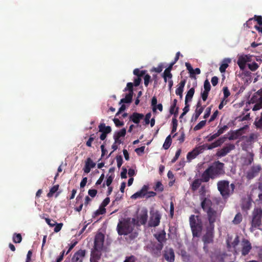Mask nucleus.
<instances>
[{"label": "nucleus", "mask_w": 262, "mask_h": 262, "mask_svg": "<svg viewBox=\"0 0 262 262\" xmlns=\"http://www.w3.org/2000/svg\"><path fill=\"white\" fill-rule=\"evenodd\" d=\"M172 129H171V134H173L177 130V126H178V120H177V118H176V117L172 118Z\"/></svg>", "instance_id": "42"}, {"label": "nucleus", "mask_w": 262, "mask_h": 262, "mask_svg": "<svg viewBox=\"0 0 262 262\" xmlns=\"http://www.w3.org/2000/svg\"><path fill=\"white\" fill-rule=\"evenodd\" d=\"M185 66L189 73L190 77L196 79L195 75H194L193 69L192 68L191 64L189 62H186Z\"/></svg>", "instance_id": "34"}, {"label": "nucleus", "mask_w": 262, "mask_h": 262, "mask_svg": "<svg viewBox=\"0 0 262 262\" xmlns=\"http://www.w3.org/2000/svg\"><path fill=\"white\" fill-rule=\"evenodd\" d=\"M22 241V237L20 233H15L13 235V242L14 243H20Z\"/></svg>", "instance_id": "39"}, {"label": "nucleus", "mask_w": 262, "mask_h": 262, "mask_svg": "<svg viewBox=\"0 0 262 262\" xmlns=\"http://www.w3.org/2000/svg\"><path fill=\"white\" fill-rule=\"evenodd\" d=\"M96 165V163L94 162L90 158H88L85 161V165L83 169L84 173H89L91 171V169L94 168Z\"/></svg>", "instance_id": "18"}, {"label": "nucleus", "mask_w": 262, "mask_h": 262, "mask_svg": "<svg viewBox=\"0 0 262 262\" xmlns=\"http://www.w3.org/2000/svg\"><path fill=\"white\" fill-rule=\"evenodd\" d=\"M104 235L102 233H97L95 237L94 246L91 252L90 262H98L102 255Z\"/></svg>", "instance_id": "2"}, {"label": "nucleus", "mask_w": 262, "mask_h": 262, "mask_svg": "<svg viewBox=\"0 0 262 262\" xmlns=\"http://www.w3.org/2000/svg\"><path fill=\"white\" fill-rule=\"evenodd\" d=\"M136 220L129 217L124 218L119 221L117 226V231L119 235H127L130 233L134 230V225Z\"/></svg>", "instance_id": "3"}, {"label": "nucleus", "mask_w": 262, "mask_h": 262, "mask_svg": "<svg viewBox=\"0 0 262 262\" xmlns=\"http://www.w3.org/2000/svg\"><path fill=\"white\" fill-rule=\"evenodd\" d=\"M133 86L134 84L132 82H128L127 83L126 87L125 88L124 91H126L128 90L129 93H132V94H134L133 92Z\"/></svg>", "instance_id": "51"}, {"label": "nucleus", "mask_w": 262, "mask_h": 262, "mask_svg": "<svg viewBox=\"0 0 262 262\" xmlns=\"http://www.w3.org/2000/svg\"><path fill=\"white\" fill-rule=\"evenodd\" d=\"M144 118V115L142 114L138 113H134L132 115L130 116V120L132 121L136 124H138L140 120Z\"/></svg>", "instance_id": "21"}, {"label": "nucleus", "mask_w": 262, "mask_h": 262, "mask_svg": "<svg viewBox=\"0 0 262 262\" xmlns=\"http://www.w3.org/2000/svg\"><path fill=\"white\" fill-rule=\"evenodd\" d=\"M248 66L251 71H256L259 67L258 64L255 62L248 64Z\"/></svg>", "instance_id": "47"}, {"label": "nucleus", "mask_w": 262, "mask_h": 262, "mask_svg": "<svg viewBox=\"0 0 262 262\" xmlns=\"http://www.w3.org/2000/svg\"><path fill=\"white\" fill-rule=\"evenodd\" d=\"M204 108L205 106H202L201 100H199L196 105L195 113L200 115L203 112Z\"/></svg>", "instance_id": "32"}, {"label": "nucleus", "mask_w": 262, "mask_h": 262, "mask_svg": "<svg viewBox=\"0 0 262 262\" xmlns=\"http://www.w3.org/2000/svg\"><path fill=\"white\" fill-rule=\"evenodd\" d=\"M244 129V127L241 128L239 129L231 131L229 133V137L228 139L229 140H233L238 139L242 135V131Z\"/></svg>", "instance_id": "20"}, {"label": "nucleus", "mask_w": 262, "mask_h": 262, "mask_svg": "<svg viewBox=\"0 0 262 262\" xmlns=\"http://www.w3.org/2000/svg\"><path fill=\"white\" fill-rule=\"evenodd\" d=\"M242 219L243 217L242 214L238 213L235 215L232 222L234 224L237 225L242 222Z\"/></svg>", "instance_id": "38"}, {"label": "nucleus", "mask_w": 262, "mask_h": 262, "mask_svg": "<svg viewBox=\"0 0 262 262\" xmlns=\"http://www.w3.org/2000/svg\"><path fill=\"white\" fill-rule=\"evenodd\" d=\"M106 212V209L105 208L102 207L101 205L99 208L94 212V215L93 217L96 216L100 214H103Z\"/></svg>", "instance_id": "44"}, {"label": "nucleus", "mask_w": 262, "mask_h": 262, "mask_svg": "<svg viewBox=\"0 0 262 262\" xmlns=\"http://www.w3.org/2000/svg\"><path fill=\"white\" fill-rule=\"evenodd\" d=\"M224 164L219 161L212 163L202 174L203 182H208L210 179H215L225 173Z\"/></svg>", "instance_id": "1"}, {"label": "nucleus", "mask_w": 262, "mask_h": 262, "mask_svg": "<svg viewBox=\"0 0 262 262\" xmlns=\"http://www.w3.org/2000/svg\"><path fill=\"white\" fill-rule=\"evenodd\" d=\"M163 78L164 79V81L165 82L167 81V78H171L172 77V75L170 73V71H169V69H165L163 73Z\"/></svg>", "instance_id": "46"}, {"label": "nucleus", "mask_w": 262, "mask_h": 262, "mask_svg": "<svg viewBox=\"0 0 262 262\" xmlns=\"http://www.w3.org/2000/svg\"><path fill=\"white\" fill-rule=\"evenodd\" d=\"M217 187L223 198L227 199L233 194L235 186L233 183L230 185L227 180H221L217 182Z\"/></svg>", "instance_id": "4"}, {"label": "nucleus", "mask_w": 262, "mask_h": 262, "mask_svg": "<svg viewBox=\"0 0 262 262\" xmlns=\"http://www.w3.org/2000/svg\"><path fill=\"white\" fill-rule=\"evenodd\" d=\"M126 133V130L125 128H122L119 131L115 132L114 133L113 138L118 144H120L122 143V141L120 139L121 137H124Z\"/></svg>", "instance_id": "16"}, {"label": "nucleus", "mask_w": 262, "mask_h": 262, "mask_svg": "<svg viewBox=\"0 0 262 262\" xmlns=\"http://www.w3.org/2000/svg\"><path fill=\"white\" fill-rule=\"evenodd\" d=\"M180 54V52H178L177 53L176 57H175L174 61L173 62H172L170 64L169 67L168 68H167L166 69H169V71H171V70L172 69V66L174 65V64L176 63V62L179 59Z\"/></svg>", "instance_id": "49"}, {"label": "nucleus", "mask_w": 262, "mask_h": 262, "mask_svg": "<svg viewBox=\"0 0 262 262\" xmlns=\"http://www.w3.org/2000/svg\"><path fill=\"white\" fill-rule=\"evenodd\" d=\"M133 94L132 93H128L126 94L124 98H122L119 102V104L121 103H129L132 102L133 99Z\"/></svg>", "instance_id": "28"}, {"label": "nucleus", "mask_w": 262, "mask_h": 262, "mask_svg": "<svg viewBox=\"0 0 262 262\" xmlns=\"http://www.w3.org/2000/svg\"><path fill=\"white\" fill-rule=\"evenodd\" d=\"M230 61L231 60L230 59H226L223 61L219 68L220 71L221 73H224L225 72L226 69L228 67V63L230 62Z\"/></svg>", "instance_id": "31"}, {"label": "nucleus", "mask_w": 262, "mask_h": 262, "mask_svg": "<svg viewBox=\"0 0 262 262\" xmlns=\"http://www.w3.org/2000/svg\"><path fill=\"white\" fill-rule=\"evenodd\" d=\"M204 91L210 92V89H211V85H210V83L208 80H206L204 81Z\"/></svg>", "instance_id": "54"}, {"label": "nucleus", "mask_w": 262, "mask_h": 262, "mask_svg": "<svg viewBox=\"0 0 262 262\" xmlns=\"http://www.w3.org/2000/svg\"><path fill=\"white\" fill-rule=\"evenodd\" d=\"M194 88H191L189 89V90L187 92L186 96L185 97V102H188L191 101L193 96L194 94Z\"/></svg>", "instance_id": "30"}, {"label": "nucleus", "mask_w": 262, "mask_h": 262, "mask_svg": "<svg viewBox=\"0 0 262 262\" xmlns=\"http://www.w3.org/2000/svg\"><path fill=\"white\" fill-rule=\"evenodd\" d=\"M151 104L152 107V111L154 112H156L157 111V99L155 96H154L151 99Z\"/></svg>", "instance_id": "48"}, {"label": "nucleus", "mask_w": 262, "mask_h": 262, "mask_svg": "<svg viewBox=\"0 0 262 262\" xmlns=\"http://www.w3.org/2000/svg\"><path fill=\"white\" fill-rule=\"evenodd\" d=\"M261 166L260 164H254L247 171L246 178L248 180H251L258 176L261 170Z\"/></svg>", "instance_id": "7"}, {"label": "nucleus", "mask_w": 262, "mask_h": 262, "mask_svg": "<svg viewBox=\"0 0 262 262\" xmlns=\"http://www.w3.org/2000/svg\"><path fill=\"white\" fill-rule=\"evenodd\" d=\"M146 72V70L140 71L139 69H135L133 71L134 74L138 77H142L145 74Z\"/></svg>", "instance_id": "41"}, {"label": "nucleus", "mask_w": 262, "mask_h": 262, "mask_svg": "<svg viewBox=\"0 0 262 262\" xmlns=\"http://www.w3.org/2000/svg\"><path fill=\"white\" fill-rule=\"evenodd\" d=\"M165 259L168 262H173L174 260V254L172 249L167 250L164 254Z\"/></svg>", "instance_id": "23"}, {"label": "nucleus", "mask_w": 262, "mask_h": 262, "mask_svg": "<svg viewBox=\"0 0 262 262\" xmlns=\"http://www.w3.org/2000/svg\"><path fill=\"white\" fill-rule=\"evenodd\" d=\"M99 132L109 134L112 132L111 127L110 126H106L105 123H100L98 126Z\"/></svg>", "instance_id": "25"}, {"label": "nucleus", "mask_w": 262, "mask_h": 262, "mask_svg": "<svg viewBox=\"0 0 262 262\" xmlns=\"http://www.w3.org/2000/svg\"><path fill=\"white\" fill-rule=\"evenodd\" d=\"M154 235L160 244H163L166 239V233L164 231H162L158 233L155 234Z\"/></svg>", "instance_id": "26"}, {"label": "nucleus", "mask_w": 262, "mask_h": 262, "mask_svg": "<svg viewBox=\"0 0 262 262\" xmlns=\"http://www.w3.org/2000/svg\"><path fill=\"white\" fill-rule=\"evenodd\" d=\"M45 220L46 221V223L50 226V227H54L56 224V222L52 220L49 218H46Z\"/></svg>", "instance_id": "61"}, {"label": "nucleus", "mask_w": 262, "mask_h": 262, "mask_svg": "<svg viewBox=\"0 0 262 262\" xmlns=\"http://www.w3.org/2000/svg\"><path fill=\"white\" fill-rule=\"evenodd\" d=\"M136 257L134 255L127 256L124 262H135Z\"/></svg>", "instance_id": "64"}, {"label": "nucleus", "mask_w": 262, "mask_h": 262, "mask_svg": "<svg viewBox=\"0 0 262 262\" xmlns=\"http://www.w3.org/2000/svg\"><path fill=\"white\" fill-rule=\"evenodd\" d=\"M211 108H212V105L210 106L209 107H208L206 109L205 112V114L204 115V119H206L208 117H209V116H210V113H211Z\"/></svg>", "instance_id": "56"}, {"label": "nucleus", "mask_w": 262, "mask_h": 262, "mask_svg": "<svg viewBox=\"0 0 262 262\" xmlns=\"http://www.w3.org/2000/svg\"><path fill=\"white\" fill-rule=\"evenodd\" d=\"M207 214V218L209 222V224L207 226L211 227L212 228H214V223L216 221L217 217V212L213 209H209L208 210L205 211Z\"/></svg>", "instance_id": "9"}, {"label": "nucleus", "mask_w": 262, "mask_h": 262, "mask_svg": "<svg viewBox=\"0 0 262 262\" xmlns=\"http://www.w3.org/2000/svg\"><path fill=\"white\" fill-rule=\"evenodd\" d=\"M178 110L179 107H176V106L171 104L170 108L169 113L170 114H173V117H176V118H177V117L178 115Z\"/></svg>", "instance_id": "37"}, {"label": "nucleus", "mask_w": 262, "mask_h": 262, "mask_svg": "<svg viewBox=\"0 0 262 262\" xmlns=\"http://www.w3.org/2000/svg\"><path fill=\"white\" fill-rule=\"evenodd\" d=\"M228 128V126L227 125H224L223 126L220 127L217 131L218 134L220 136L221 134H223L226 130Z\"/></svg>", "instance_id": "57"}, {"label": "nucleus", "mask_w": 262, "mask_h": 262, "mask_svg": "<svg viewBox=\"0 0 262 262\" xmlns=\"http://www.w3.org/2000/svg\"><path fill=\"white\" fill-rule=\"evenodd\" d=\"M59 185H54L53 187H52L50 190H49V192L47 194V196L48 198H51L52 197L53 194L57 191V190H58L59 189Z\"/></svg>", "instance_id": "36"}, {"label": "nucleus", "mask_w": 262, "mask_h": 262, "mask_svg": "<svg viewBox=\"0 0 262 262\" xmlns=\"http://www.w3.org/2000/svg\"><path fill=\"white\" fill-rule=\"evenodd\" d=\"M223 93H224V99H227V98L230 96V92L227 86L224 87L223 89Z\"/></svg>", "instance_id": "52"}, {"label": "nucleus", "mask_w": 262, "mask_h": 262, "mask_svg": "<svg viewBox=\"0 0 262 262\" xmlns=\"http://www.w3.org/2000/svg\"><path fill=\"white\" fill-rule=\"evenodd\" d=\"M161 215L158 211L151 213V216L150 217L149 222V226L150 227H157L158 226L160 222Z\"/></svg>", "instance_id": "10"}, {"label": "nucleus", "mask_w": 262, "mask_h": 262, "mask_svg": "<svg viewBox=\"0 0 262 262\" xmlns=\"http://www.w3.org/2000/svg\"><path fill=\"white\" fill-rule=\"evenodd\" d=\"M62 226H63L62 223H56V224L55 225V226H54L55 228L54 229V231L55 232H58L61 229Z\"/></svg>", "instance_id": "62"}, {"label": "nucleus", "mask_w": 262, "mask_h": 262, "mask_svg": "<svg viewBox=\"0 0 262 262\" xmlns=\"http://www.w3.org/2000/svg\"><path fill=\"white\" fill-rule=\"evenodd\" d=\"M201 201V207L204 211L208 210L209 209H213L211 207L212 202L210 199V198H204L200 200Z\"/></svg>", "instance_id": "19"}, {"label": "nucleus", "mask_w": 262, "mask_h": 262, "mask_svg": "<svg viewBox=\"0 0 262 262\" xmlns=\"http://www.w3.org/2000/svg\"><path fill=\"white\" fill-rule=\"evenodd\" d=\"M117 166L118 168H120L123 163V159L121 156H117L116 158Z\"/></svg>", "instance_id": "58"}, {"label": "nucleus", "mask_w": 262, "mask_h": 262, "mask_svg": "<svg viewBox=\"0 0 262 262\" xmlns=\"http://www.w3.org/2000/svg\"><path fill=\"white\" fill-rule=\"evenodd\" d=\"M154 189L156 191L162 192L164 190V187L161 182H157L154 187Z\"/></svg>", "instance_id": "43"}, {"label": "nucleus", "mask_w": 262, "mask_h": 262, "mask_svg": "<svg viewBox=\"0 0 262 262\" xmlns=\"http://www.w3.org/2000/svg\"><path fill=\"white\" fill-rule=\"evenodd\" d=\"M206 123V120H202V121H200L197 125H196L194 127L193 130L194 131H196V130L201 129L205 125Z\"/></svg>", "instance_id": "45"}, {"label": "nucleus", "mask_w": 262, "mask_h": 262, "mask_svg": "<svg viewBox=\"0 0 262 262\" xmlns=\"http://www.w3.org/2000/svg\"><path fill=\"white\" fill-rule=\"evenodd\" d=\"M138 235V233L137 232H132L130 233L129 234V239L130 241L134 240L136 237H137Z\"/></svg>", "instance_id": "63"}, {"label": "nucleus", "mask_w": 262, "mask_h": 262, "mask_svg": "<svg viewBox=\"0 0 262 262\" xmlns=\"http://www.w3.org/2000/svg\"><path fill=\"white\" fill-rule=\"evenodd\" d=\"M199 192L200 200L203 199L204 198H210L209 193L208 191L206 189L205 185L201 186Z\"/></svg>", "instance_id": "24"}, {"label": "nucleus", "mask_w": 262, "mask_h": 262, "mask_svg": "<svg viewBox=\"0 0 262 262\" xmlns=\"http://www.w3.org/2000/svg\"><path fill=\"white\" fill-rule=\"evenodd\" d=\"M251 231H253L262 225V209L255 208L252 213V219L251 222Z\"/></svg>", "instance_id": "6"}, {"label": "nucleus", "mask_w": 262, "mask_h": 262, "mask_svg": "<svg viewBox=\"0 0 262 262\" xmlns=\"http://www.w3.org/2000/svg\"><path fill=\"white\" fill-rule=\"evenodd\" d=\"M254 124L255 125L256 128H262V112L260 114V117H257L255 119Z\"/></svg>", "instance_id": "35"}, {"label": "nucleus", "mask_w": 262, "mask_h": 262, "mask_svg": "<svg viewBox=\"0 0 262 262\" xmlns=\"http://www.w3.org/2000/svg\"><path fill=\"white\" fill-rule=\"evenodd\" d=\"M242 250L241 253L243 256L248 255L252 249V245L249 241L243 238L241 242Z\"/></svg>", "instance_id": "13"}, {"label": "nucleus", "mask_w": 262, "mask_h": 262, "mask_svg": "<svg viewBox=\"0 0 262 262\" xmlns=\"http://www.w3.org/2000/svg\"><path fill=\"white\" fill-rule=\"evenodd\" d=\"M209 92L206 91H204L201 92V98L204 101H205L207 99Z\"/></svg>", "instance_id": "59"}, {"label": "nucleus", "mask_w": 262, "mask_h": 262, "mask_svg": "<svg viewBox=\"0 0 262 262\" xmlns=\"http://www.w3.org/2000/svg\"><path fill=\"white\" fill-rule=\"evenodd\" d=\"M189 222L193 237H200L203 230V223L198 215H191L189 217Z\"/></svg>", "instance_id": "5"}, {"label": "nucleus", "mask_w": 262, "mask_h": 262, "mask_svg": "<svg viewBox=\"0 0 262 262\" xmlns=\"http://www.w3.org/2000/svg\"><path fill=\"white\" fill-rule=\"evenodd\" d=\"M148 186L147 185H144L141 189L137 192L135 193L131 196V198L132 199H137L138 198H144L147 193V191L148 190Z\"/></svg>", "instance_id": "17"}, {"label": "nucleus", "mask_w": 262, "mask_h": 262, "mask_svg": "<svg viewBox=\"0 0 262 262\" xmlns=\"http://www.w3.org/2000/svg\"><path fill=\"white\" fill-rule=\"evenodd\" d=\"M137 221L136 224L138 225H145L148 219V211L147 209L144 208L141 210L139 214L137 216Z\"/></svg>", "instance_id": "11"}, {"label": "nucleus", "mask_w": 262, "mask_h": 262, "mask_svg": "<svg viewBox=\"0 0 262 262\" xmlns=\"http://www.w3.org/2000/svg\"><path fill=\"white\" fill-rule=\"evenodd\" d=\"M202 182H203V180H202V177L200 179H198L194 180L191 184V189L192 191H196L201 186Z\"/></svg>", "instance_id": "29"}, {"label": "nucleus", "mask_w": 262, "mask_h": 262, "mask_svg": "<svg viewBox=\"0 0 262 262\" xmlns=\"http://www.w3.org/2000/svg\"><path fill=\"white\" fill-rule=\"evenodd\" d=\"M113 121L117 127H120L124 125V122L123 121H120L118 118H115L113 119Z\"/></svg>", "instance_id": "55"}, {"label": "nucleus", "mask_w": 262, "mask_h": 262, "mask_svg": "<svg viewBox=\"0 0 262 262\" xmlns=\"http://www.w3.org/2000/svg\"><path fill=\"white\" fill-rule=\"evenodd\" d=\"M85 254V250H79L73 255L71 258V262H82Z\"/></svg>", "instance_id": "15"}, {"label": "nucleus", "mask_w": 262, "mask_h": 262, "mask_svg": "<svg viewBox=\"0 0 262 262\" xmlns=\"http://www.w3.org/2000/svg\"><path fill=\"white\" fill-rule=\"evenodd\" d=\"M220 135L218 134V133L216 132L215 134H210L208 136L206 137V139H207V141L208 142H211L213 141L214 139L218 137Z\"/></svg>", "instance_id": "50"}, {"label": "nucleus", "mask_w": 262, "mask_h": 262, "mask_svg": "<svg viewBox=\"0 0 262 262\" xmlns=\"http://www.w3.org/2000/svg\"><path fill=\"white\" fill-rule=\"evenodd\" d=\"M163 247V244H154L152 245L151 250H152V254L154 256L158 255L160 253L161 250L162 249Z\"/></svg>", "instance_id": "22"}, {"label": "nucleus", "mask_w": 262, "mask_h": 262, "mask_svg": "<svg viewBox=\"0 0 262 262\" xmlns=\"http://www.w3.org/2000/svg\"><path fill=\"white\" fill-rule=\"evenodd\" d=\"M214 228H212L211 227H206V233L202 237V241L204 245L212 243L214 237Z\"/></svg>", "instance_id": "8"}, {"label": "nucleus", "mask_w": 262, "mask_h": 262, "mask_svg": "<svg viewBox=\"0 0 262 262\" xmlns=\"http://www.w3.org/2000/svg\"><path fill=\"white\" fill-rule=\"evenodd\" d=\"M171 141H172V140H171V135H169V136H168L166 137V138L165 140V142L163 145V148L165 149H168L171 144Z\"/></svg>", "instance_id": "33"}, {"label": "nucleus", "mask_w": 262, "mask_h": 262, "mask_svg": "<svg viewBox=\"0 0 262 262\" xmlns=\"http://www.w3.org/2000/svg\"><path fill=\"white\" fill-rule=\"evenodd\" d=\"M200 154L202 153L205 150L207 149V144H204L202 145L196 147Z\"/></svg>", "instance_id": "53"}, {"label": "nucleus", "mask_w": 262, "mask_h": 262, "mask_svg": "<svg viewBox=\"0 0 262 262\" xmlns=\"http://www.w3.org/2000/svg\"><path fill=\"white\" fill-rule=\"evenodd\" d=\"M200 154L199 151L195 147L191 151L189 152L187 155V159L188 161H190L191 160L194 159L198 155Z\"/></svg>", "instance_id": "27"}, {"label": "nucleus", "mask_w": 262, "mask_h": 262, "mask_svg": "<svg viewBox=\"0 0 262 262\" xmlns=\"http://www.w3.org/2000/svg\"><path fill=\"white\" fill-rule=\"evenodd\" d=\"M181 257L183 259V260L186 262H190L191 260V256L187 254V253L183 250H181Z\"/></svg>", "instance_id": "40"}, {"label": "nucleus", "mask_w": 262, "mask_h": 262, "mask_svg": "<svg viewBox=\"0 0 262 262\" xmlns=\"http://www.w3.org/2000/svg\"><path fill=\"white\" fill-rule=\"evenodd\" d=\"M251 60V56L249 55H243L238 57L237 63L241 70L246 68V63Z\"/></svg>", "instance_id": "14"}, {"label": "nucleus", "mask_w": 262, "mask_h": 262, "mask_svg": "<svg viewBox=\"0 0 262 262\" xmlns=\"http://www.w3.org/2000/svg\"><path fill=\"white\" fill-rule=\"evenodd\" d=\"M234 148L235 145L233 144H228L222 148L219 149L216 152V155L218 157H224Z\"/></svg>", "instance_id": "12"}, {"label": "nucleus", "mask_w": 262, "mask_h": 262, "mask_svg": "<svg viewBox=\"0 0 262 262\" xmlns=\"http://www.w3.org/2000/svg\"><path fill=\"white\" fill-rule=\"evenodd\" d=\"M78 242L77 241H72V243L71 245H69V248L68 251L66 252V254H68L70 251L73 249V248L77 245Z\"/></svg>", "instance_id": "60"}]
</instances>
